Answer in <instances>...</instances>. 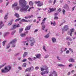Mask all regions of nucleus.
<instances>
[{
  "instance_id": "nucleus-1",
  "label": "nucleus",
  "mask_w": 76,
  "mask_h": 76,
  "mask_svg": "<svg viewBox=\"0 0 76 76\" xmlns=\"http://www.w3.org/2000/svg\"><path fill=\"white\" fill-rule=\"evenodd\" d=\"M19 5L21 6L20 11L21 12H28V9L29 6L27 5L26 6V2L25 0H19Z\"/></svg>"
},
{
  "instance_id": "nucleus-2",
  "label": "nucleus",
  "mask_w": 76,
  "mask_h": 76,
  "mask_svg": "<svg viewBox=\"0 0 76 76\" xmlns=\"http://www.w3.org/2000/svg\"><path fill=\"white\" fill-rule=\"evenodd\" d=\"M11 68V66H5L4 69H1V72L2 73H7L8 72H9Z\"/></svg>"
},
{
  "instance_id": "nucleus-3",
  "label": "nucleus",
  "mask_w": 76,
  "mask_h": 76,
  "mask_svg": "<svg viewBox=\"0 0 76 76\" xmlns=\"http://www.w3.org/2000/svg\"><path fill=\"white\" fill-rule=\"evenodd\" d=\"M34 3L36 4H37V6L38 7H41L42 6H43V3H41L40 1H35Z\"/></svg>"
},
{
  "instance_id": "nucleus-4",
  "label": "nucleus",
  "mask_w": 76,
  "mask_h": 76,
  "mask_svg": "<svg viewBox=\"0 0 76 76\" xmlns=\"http://www.w3.org/2000/svg\"><path fill=\"white\" fill-rule=\"evenodd\" d=\"M69 26H68L67 25H65L62 29V31L63 32H64V31H67V30H69Z\"/></svg>"
},
{
  "instance_id": "nucleus-5",
  "label": "nucleus",
  "mask_w": 76,
  "mask_h": 76,
  "mask_svg": "<svg viewBox=\"0 0 76 76\" xmlns=\"http://www.w3.org/2000/svg\"><path fill=\"white\" fill-rule=\"evenodd\" d=\"M75 31V29L74 28H71L70 29V31H69L68 32V34L70 35L71 37H72V33H73V32Z\"/></svg>"
},
{
  "instance_id": "nucleus-6",
  "label": "nucleus",
  "mask_w": 76,
  "mask_h": 76,
  "mask_svg": "<svg viewBox=\"0 0 76 76\" xmlns=\"http://www.w3.org/2000/svg\"><path fill=\"white\" fill-rule=\"evenodd\" d=\"M49 76H57V72L55 71H54L50 73Z\"/></svg>"
},
{
  "instance_id": "nucleus-7",
  "label": "nucleus",
  "mask_w": 76,
  "mask_h": 76,
  "mask_svg": "<svg viewBox=\"0 0 76 76\" xmlns=\"http://www.w3.org/2000/svg\"><path fill=\"white\" fill-rule=\"evenodd\" d=\"M48 68L47 66H45L44 67L41 68V70L42 72H43L44 70H48Z\"/></svg>"
},
{
  "instance_id": "nucleus-8",
  "label": "nucleus",
  "mask_w": 76,
  "mask_h": 76,
  "mask_svg": "<svg viewBox=\"0 0 76 76\" xmlns=\"http://www.w3.org/2000/svg\"><path fill=\"white\" fill-rule=\"evenodd\" d=\"M16 41H17L16 39H14L10 42L9 44H15L16 42Z\"/></svg>"
},
{
  "instance_id": "nucleus-9",
  "label": "nucleus",
  "mask_w": 76,
  "mask_h": 76,
  "mask_svg": "<svg viewBox=\"0 0 76 76\" xmlns=\"http://www.w3.org/2000/svg\"><path fill=\"white\" fill-rule=\"evenodd\" d=\"M64 9H67V10H69V6L67 4H66L63 7Z\"/></svg>"
},
{
  "instance_id": "nucleus-10",
  "label": "nucleus",
  "mask_w": 76,
  "mask_h": 76,
  "mask_svg": "<svg viewBox=\"0 0 76 76\" xmlns=\"http://www.w3.org/2000/svg\"><path fill=\"white\" fill-rule=\"evenodd\" d=\"M21 22H30L31 21L30 20H28L25 19H23L20 20Z\"/></svg>"
},
{
  "instance_id": "nucleus-11",
  "label": "nucleus",
  "mask_w": 76,
  "mask_h": 76,
  "mask_svg": "<svg viewBox=\"0 0 76 76\" xmlns=\"http://www.w3.org/2000/svg\"><path fill=\"white\" fill-rule=\"evenodd\" d=\"M3 22L2 21H0V29L2 28V27L4 26V24H3Z\"/></svg>"
},
{
  "instance_id": "nucleus-12",
  "label": "nucleus",
  "mask_w": 76,
  "mask_h": 76,
  "mask_svg": "<svg viewBox=\"0 0 76 76\" xmlns=\"http://www.w3.org/2000/svg\"><path fill=\"white\" fill-rule=\"evenodd\" d=\"M46 19H47V18H45L42 20V22L41 23V25H42V26L44 25V23H45V20H46Z\"/></svg>"
},
{
  "instance_id": "nucleus-13",
  "label": "nucleus",
  "mask_w": 76,
  "mask_h": 76,
  "mask_svg": "<svg viewBox=\"0 0 76 76\" xmlns=\"http://www.w3.org/2000/svg\"><path fill=\"white\" fill-rule=\"evenodd\" d=\"M69 62H73L74 63L75 62V59H74L71 58H70L69 60Z\"/></svg>"
},
{
  "instance_id": "nucleus-14",
  "label": "nucleus",
  "mask_w": 76,
  "mask_h": 76,
  "mask_svg": "<svg viewBox=\"0 0 76 76\" xmlns=\"http://www.w3.org/2000/svg\"><path fill=\"white\" fill-rule=\"evenodd\" d=\"M50 12H54L55 10H56V8H50Z\"/></svg>"
},
{
  "instance_id": "nucleus-15",
  "label": "nucleus",
  "mask_w": 76,
  "mask_h": 76,
  "mask_svg": "<svg viewBox=\"0 0 76 76\" xmlns=\"http://www.w3.org/2000/svg\"><path fill=\"white\" fill-rule=\"evenodd\" d=\"M8 15H9L8 13H7L6 14L4 18V19H5V20H7V18H8V17H7Z\"/></svg>"
},
{
  "instance_id": "nucleus-16",
  "label": "nucleus",
  "mask_w": 76,
  "mask_h": 76,
  "mask_svg": "<svg viewBox=\"0 0 76 76\" xmlns=\"http://www.w3.org/2000/svg\"><path fill=\"white\" fill-rule=\"evenodd\" d=\"M30 28H31V26H28L26 27L25 30L26 31H29L30 29Z\"/></svg>"
},
{
  "instance_id": "nucleus-17",
  "label": "nucleus",
  "mask_w": 76,
  "mask_h": 76,
  "mask_svg": "<svg viewBox=\"0 0 76 76\" xmlns=\"http://www.w3.org/2000/svg\"><path fill=\"white\" fill-rule=\"evenodd\" d=\"M28 39L31 42L35 41V39L33 37H29Z\"/></svg>"
},
{
  "instance_id": "nucleus-18",
  "label": "nucleus",
  "mask_w": 76,
  "mask_h": 76,
  "mask_svg": "<svg viewBox=\"0 0 76 76\" xmlns=\"http://www.w3.org/2000/svg\"><path fill=\"white\" fill-rule=\"evenodd\" d=\"M52 39L53 42L54 43V42H56V39L55 38L52 37Z\"/></svg>"
},
{
  "instance_id": "nucleus-19",
  "label": "nucleus",
  "mask_w": 76,
  "mask_h": 76,
  "mask_svg": "<svg viewBox=\"0 0 76 76\" xmlns=\"http://www.w3.org/2000/svg\"><path fill=\"white\" fill-rule=\"evenodd\" d=\"M37 58H41V54H38L36 55Z\"/></svg>"
},
{
  "instance_id": "nucleus-20",
  "label": "nucleus",
  "mask_w": 76,
  "mask_h": 76,
  "mask_svg": "<svg viewBox=\"0 0 76 76\" xmlns=\"http://www.w3.org/2000/svg\"><path fill=\"white\" fill-rule=\"evenodd\" d=\"M20 36H21V37H26V35L25 33H21L20 34Z\"/></svg>"
},
{
  "instance_id": "nucleus-21",
  "label": "nucleus",
  "mask_w": 76,
  "mask_h": 76,
  "mask_svg": "<svg viewBox=\"0 0 76 76\" xmlns=\"http://www.w3.org/2000/svg\"><path fill=\"white\" fill-rule=\"evenodd\" d=\"M28 54V52H25L23 55V58L25 57H26V55Z\"/></svg>"
},
{
  "instance_id": "nucleus-22",
  "label": "nucleus",
  "mask_w": 76,
  "mask_h": 76,
  "mask_svg": "<svg viewBox=\"0 0 76 76\" xmlns=\"http://www.w3.org/2000/svg\"><path fill=\"white\" fill-rule=\"evenodd\" d=\"M14 15L16 16V18H19L20 17L19 15L17 13H15Z\"/></svg>"
},
{
  "instance_id": "nucleus-23",
  "label": "nucleus",
  "mask_w": 76,
  "mask_h": 76,
  "mask_svg": "<svg viewBox=\"0 0 76 76\" xmlns=\"http://www.w3.org/2000/svg\"><path fill=\"white\" fill-rule=\"evenodd\" d=\"M63 51H64V48H62L61 49V50L60 51V54H62L63 53Z\"/></svg>"
},
{
  "instance_id": "nucleus-24",
  "label": "nucleus",
  "mask_w": 76,
  "mask_h": 76,
  "mask_svg": "<svg viewBox=\"0 0 76 76\" xmlns=\"http://www.w3.org/2000/svg\"><path fill=\"white\" fill-rule=\"evenodd\" d=\"M23 31V28H21L19 29V34L22 33V32Z\"/></svg>"
},
{
  "instance_id": "nucleus-25",
  "label": "nucleus",
  "mask_w": 76,
  "mask_h": 76,
  "mask_svg": "<svg viewBox=\"0 0 76 76\" xmlns=\"http://www.w3.org/2000/svg\"><path fill=\"white\" fill-rule=\"evenodd\" d=\"M31 72V70H30V68H27L25 70V72Z\"/></svg>"
},
{
  "instance_id": "nucleus-26",
  "label": "nucleus",
  "mask_w": 76,
  "mask_h": 76,
  "mask_svg": "<svg viewBox=\"0 0 76 76\" xmlns=\"http://www.w3.org/2000/svg\"><path fill=\"white\" fill-rule=\"evenodd\" d=\"M49 37H50V35H49V34H48L46 35L44 37L45 38H49Z\"/></svg>"
},
{
  "instance_id": "nucleus-27",
  "label": "nucleus",
  "mask_w": 76,
  "mask_h": 76,
  "mask_svg": "<svg viewBox=\"0 0 76 76\" xmlns=\"http://www.w3.org/2000/svg\"><path fill=\"white\" fill-rule=\"evenodd\" d=\"M9 32H5L4 33V37H5L6 36H7V35H9Z\"/></svg>"
},
{
  "instance_id": "nucleus-28",
  "label": "nucleus",
  "mask_w": 76,
  "mask_h": 76,
  "mask_svg": "<svg viewBox=\"0 0 76 76\" xmlns=\"http://www.w3.org/2000/svg\"><path fill=\"white\" fill-rule=\"evenodd\" d=\"M16 25H14L13 26V28H11V30H13V29H16Z\"/></svg>"
},
{
  "instance_id": "nucleus-29",
  "label": "nucleus",
  "mask_w": 76,
  "mask_h": 76,
  "mask_svg": "<svg viewBox=\"0 0 76 76\" xmlns=\"http://www.w3.org/2000/svg\"><path fill=\"white\" fill-rule=\"evenodd\" d=\"M66 40L69 39V41H72V39L70 37H67L66 38Z\"/></svg>"
},
{
  "instance_id": "nucleus-30",
  "label": "nucleus",
  "mask_w": 76,
  "mask_h": 76,
  "mask_svg": "<svg viewBox=\"0 0 76 76\" xmlns=\"http://www.w3.org/2000/svg\"><path fill=\"white\" fill-rule=\"evenodd\" d=\"M18 6V3H15L12 6L13 7H16V6Z\"/></svg>"
},
{
  "instance_id": "nucleus-31",
  "label": "nucleus",
  "mask_w": 76,
  "mask_h": 76,
  "mask_svg": "<svg viewBox=\"0 0 76 76\" xmlns=\"http://www.w3.org/2000/svg\"><path fill=\"white\" fill-rule=\"evenodd\" d=\"M35 43V41L33 42H31L30 45L31 46H33L34 45V43Z\"/></svg>"
},
{
  "instance_id": "nucleus-32",
  "label": "nucleus",
  "mask_w": 76,
  "mask_h": 76,
  "mask_svg": "<svg viewBox=\"0 0 76 76\" xmlns=\"http://www.w3.org/2000/svg\"><path fill=\"white\" fill-rule=\"evenodd\" d=\"M29 68L31 72H32L33 70H34V67L31 66Z\"/></svg>"
},
{
  "instance_id": "nucleus-33",
  "label": "nucleus",
  "mask_w": 76,
  "mask_h": 76,
  "mask_svg": "<svg viewBox=\"0 0 76 76\" xmlns=\"http://www.w3.org/2000/svg\"><path fill=\"white\" fill-rule=\"evenodd\" d=\"M19 7H17L16 8H14V9L15 10H18L19 9Z\"/></svg>"
},
{
  "instance_id": "nucleus-34",
  "label": "nucleus",
  "mask_w": 76,
  "mask_h": 76,
  "mask_svg": "<svg viewBox=\"0 0 76 76\" xmlns=\"http://www.w3.org/2000/svg\"><path fill=\"white\" fill-rule=\"evenodd\" d=\"M29 4L30 6L34 5V4H33V3H32V1H31L29 2Z\"/></svg>"
},
{
  "instance_id": "nucleus-35",
  "label": "nucleus",
  "mask_w": 76,
  "mask_h": 76,
  "mask_svg": "<svg viewBox=\"0 0 76 76\" xmlns=\"http://www.w3.org/2000/svg\"><path fill=\"white\" fill-rule=\"evenodd\" d=\"M42 30H44L45 28V25H42Z\"/></svg>"
},
{
  "instance_id": "nucleus-36",
  "label": "nucleus",
  "mask_w": 76,
  "mask_h": 76,
  "mask_svg": "<svg viewBox=\"0 0 76 76\" xmlns=\"http://www.w3.org/2000/svg\"><path fill=\"white\" fill-rule=\"evenodd\" d=\"M58 66H59L60 67H64L65 66L64 65H63L62 64H58Z\"/></svg>"
},
{
  "instance_id": "nucleus-37",
  "label": "nucleus",
  "mask_w": 76,
  "mask_h": 76,
  "mask_svg": "<svg viewBox=\"0 0 76 76\" xmlns=\"http://www.w3.org/2000/svg\"><path fill=\"white\" fill-rule=\"evenodd\" d=\"M20 19H21V18H19L15 20V22H18V21H19V20H20Z\"/></svg>"
},
{
  "instance_id": "nucleus-38",
  "label": "nucleus",
  "mask_w": 76,
  "mask_h": 76,
  "mask_svg": "<svg viewBox=\"0 0 76 76\" xmlns=\"http://www.w3.org/2000/svg\"><path fill=\"white\" fill-rule=\"evenodd\" d=\"M62 13H63V15H65V10H64V9H63L62 10Z\"/></svg>"
},
{
  "instance_id": "nucleus-39",
  "label": "nucleus",
  "mask_w": 76,
  "mask_h": 76,
  "mask_svg": "<svg viewBox=\"0 0 76 76\" xmlns=\"http://www.w3.org/2000/svg\"><path fill=\"white\" fill-rule=\"evenodd\" d=\"M12 22L10 21L8 23V24L7 25L8 26H10V25H12Z\"/></svg>"
},
{
  "instance_id": "nucleus-40",
  "label": "nucleus",
  "mask_w": 76,
  "mask_h": 76,
  "mask_svg": "<svg viewBox=\"0 0 76 76\" xmlns=\"http://www.w3.org/2000/svg\"><path fill=\"white\" fill-rule=\"evenodd\" d=\"M23 67H26V64L24 63L22 65Z\"/></svg>"
},
{
  "instance_id": "nucleus-41",
  "label": "nucleus",
  "mask_w": 76,
  "mask_h": 76,
  "mask_svg": "<svg viewBox=\"0 0 76 76\" xmlns=\"http://www.w3.org/2000/svg\"><path fill=\"white\" fill-rule=\"evenodd\" d=\"M6 41H4L2 43L3 46H5V43H6Z\"/></svg>"
},
{
  "instance_id": "nucleus-42",
  "label": "nucleus",
  "mask_w": 76,
  "mask_h": 76,
  "mask_svg": "<svg viewBox=\"0 0 76 76\" xmlns=\"http://www.w3.org/2000/svg\"><path fill=\"white\" fill-rule=\"evenodd\" d=\"M44 72H45V74H48V73H49V71L48 70L45 71Z\"/></svg>"
},
{
  "instance_id": "nucleus-43",
  "label": "nucleus",
  "mask_w": 76,
  "mask_h": 76,
  "mask_svg": "<svg viewBox=\"0 0 76 76\" xmlns=\"http://www.w3.org/2000/svg\"><path fill=\"white\" fill-rule=\"evenodd\" d=\"M43 49L45 51H47V50L45 49V46H43Z\"/></svg>"
},
{
  "instance_id": "nucleus-44",
  "label": "nucleus",
  "mask_w": 76,
  "mask_h": 76,
  "mask_svg": "<svg viewBox=\"0 0 76 76\" xmlns=\"http://www.w3.org/2000/svg\"><path fill=\"white\" fill-rule=\"evenodd\" d=\"M28 59L29 60V61H33L32 59V58H28Z\"/></svg>"
},
{
  "instance_id": "nucleus-45",
  "label": "nucleus",
  "mask_w": 76,
  "mask_h": 76,
  "mask_svg": "<svg viewBox=\"0 0 76 76\" xmlns=\"http://www.w3.org/2000/svg\"><path fill=\"white\" fill-rule=\"evenodd\" d=\"M48 57H49V55H47L45 56L44 57V58H48Z\"/></svg>"
},
{
  "instance_id": "nucleus-46",
  "label": "nucleus",
  "mask_w": 76,
  "mask_h": 76,
  "mask_svg": "<svg viewBox=\"0 0 76 76\" xmlns=\"http://www.w3.org/2000/svg\"><path fill=\"white\" fill-rule=\"evenodd\" d=\"M58 19V17H57L56 16H55L54 19L55 20H57V19Z\"/></svg>"
},
{
  "instance_id": "nucleus-47",
  "label": "nucleus",
  "mask_w": 76,
  "mask_h": 76,
  "mask_svg": "<svg viewBox=\"0 0 76 76\" xmlns=\"http://www.w3.org/2000/svg\"><path fill=\"white\" fill-rule=\"evenodd\" d=\"M16 32V31H12L11 33L12 35H13L15 33V32Z\"/></svg>"
},
{
  "instance_id": "nucleus-48",
  "label": "nucleus",
  "mask_w": 76,
  "mask_h": 76,
  "mask_svg": "<svg viewBox=\"0 0 76 76\" xmlns=\"http://www.w3.org/2000/svg\"><path fill=\"white\" fill-rule=\"evenodd\" d=\"M26 41H25V42H24V45H28V43H26Z\"/></svg>"
},
{
  "instance_id": "nucleus-49",
  "label": "nucleus",
  "mask_w": 76,
  "mask_h": 76,
  "mask_svg": "<svg viewBox=\"0 0 76 76\" xmlns=\"http://www.w3.org/2000/svg\"><path fill=\"white\" fill-rule=\"evenodd\" d=\"M69 50L71 51L72 53H73V49L71 48H69Z\"/></svg>"
},
{
  "instance_id": "nucleus-50",
  "label": "nucleus",
  "mask_w": 76,
  "mask_h": 76,
  "mask_svg": "<svg viewBox=\"0 0 76 76\" xmlns=\"http://www.w3.org/2000/svg\"><path fill=\"white\" fill-rule=\"evenodd\" d=\"M10 44H9V45L7 46V49H8V48H9L10 47Z\"/></svg>"
},
{
  "instance_id": "nucleus-51",
  "label": "nucleus",
  "mask_w": 76,
  "mask_h": 76,
  "mask_svg": "<svg viewBox=\"0 0 76 76\" xmlns=\"http://www.w3.org/2000/svg\"><path fill=\"white\" fill-rule=\"evenodd\" d=\"M25 76H30V74L29 73H27L26 74Z\"/></svg>"
},
{
  "instance_id": "nucleus-52",
  "label": "nucleus",
  "mask_w": 76,
  "mask_h": 76,
  "mask_svg": "<svg viewBox=\"0 0 76 76\" xmlns=\"http://www.w3.org/2000/svg\"><path fill=\"white\" fill-rule=\"evenodd\" d=\"M39 69V67L38 66H36L35 67V69H36V70H38V69Z\"/></svg>"
},
{
  "instance_id": "nucleus-53",
  "label": "nucleus",
  "mask_w": 76,
  "mask_h": 76,
  "mask_svg": "<svg viewBox=\"0 0 76 76\" xmlns=\"http://www.w3.org/2000/svg\"><path fill=\"white\" fill-rule=\"evenodd\" d=\"M27 61V59H24L22 61H23V62H25V61Z\"/></svg>"
},
{
  "instance_id": "nucleus-54",
  "label": "nucleus",
  "mask_w": 76,
  "mask_h": 76,
  "mask_svg": "<svg viewBox=\"0 0 76 76\" xmlns=\"http://www.w3.org/2000/svg\"><path fill=\"white\" fill-rule=\"evenodd\" d=\"M16 27L17 28H19V27H20V25L19 24H18L16 26Z\"/></svg>"
},
{
  "instance_id": "nucleus-55",
  "label": "nucleus",
  "mask_w": 76,
  "mask_h": 76,
  "mask_svg": "<svg viewBox=\"0 0 76 76\" xmlns=\"http://www.w3.org/2000/svg\"><path fill=\"white\" fill-rule=\"evenodd\" d=\"M41 74L42 75H45V72H42L41 73Z\"/></svg>"
},
{
  "instance_id": "nucleus-56",
  "label": "nucleus",
  "mask_w": 76,
  "mask_h": 76,
  "mask_svg": "<svg viewBox=\"0 0 76 76\" xmlns=\"http://www.w3.org/2000/svg\"><path fill=\"white\" fill-rule=\"evenodd\" d=\"M69 50H67L66 52V54H69Z\"/></svg>"
},
{
  "instance_id": "nucleus-57",
  "label": "nucleus",
  "mask_w": 76,
  "mask_h": 76,
  "mask_svg": "<svg viewBox=\"0 0 76 76\" xmlns=\"http://www.w3.org/2000/svg\"><path fill=\"white\" fill-rule=\"evenodd\" d=\"M19 53H16L15 54V56H18V55H19Z\"/></svg>"
},
{
  "instance_id": "nucleus-58",
  "label": "nucleus",
  "mask_w": 76,
  "mask_h": 76,
  "mask_svg": "<svg viewBox=\"0 0 76 76\" xmlns=\"http://www.w3.org/2000/svg\"><path fill=\"white\" fill-rule=\"evenodd\" d=\"M24 34H25V35H26V34H28V31H26L25 32Z\"/></svg>"
},
{
  "instance_id": "nucleus-59",
  "label": "nucleus",
  "mask_w": 76,
  "mask_h": 76,
  "mask_svg": "<svg viewBox=\"0 0 76 76\" xmlns=\"http://www.w3.org/2000/svg\"><path fill=\"white\" fill-rule=\"evenodd\" d=\"M58 11L59 12H61V8H59L58 9Z\"/></svg>"
},
{
  "instance_id": "nucleus-60",
  "label": "nucleus",
  "mask_w": 76,
  "mask_h": 76,
  "mask_svg": "<svg viewBox=\"0 0 76 76\" xmlns=\"http://www.w3.org/2000/svg\"><path fill=\"white\" fill-rule=\"evenodd\" d=\"M38 31L37 29H36L34 31V32L35 33V32H38Z\"/></svg>"
},
{
  "instance_id": "nucleus-61",
  "label": "nucleus",
  "mask_w": 76,
  "mask_h": 76,
  "mask_svg": "<svg viewBox=\"0 0 76 76\" xmlns=\"http://www.w3.org/2000/svg\"><path fill=\"white\" fill-rule=\"evenodd\" d=\"M31 8H29L28 10V12H29L30 11H31Z\"/></svg>"
},
{
  "instance_id": "nucleus-62",
  "label": "nucleus",
  "mask_w": 76,
  "mask_h": 76,
  "mask_svg": "<svg viewBox=\"0 0 76 76\" xmlns=\"http://www.w3.org/2000/svg\"><path fill=\"white\" fill-rule=\"evenodd\" d=\"M52 2L51 0L49 1V3H52Z\"/></svg>"
},
{
  "instance_id": "nucleus-63",
  "label": "nucleus",
  "mask_w": 76,
  "mask_h": 76,
  "mask_svg": "<svg viewBox=\"0 0 76 76\" xmlns=\"http://www.w3.org/2000/svg\"><path fill=\"white\" fill-rule=\"evenodd\" d=\"M72 66H73V65L72 64L69 65V66L70 67H72Z\"/></svg>"
},
{
  "instance_id": "nucleus-64",
  "label": "nucleus",
  "mask_w": 76,
  "mask_h": 76,
  "mask_svg": "<svg viewBox=\"0 0 76 76\" xmlns=\"http://www.w3.org/2000/svg\"><path fill=\"white\" fill-rule=\"evenodd\" d=\"M70 75V72H69L68 73L67 75H68V76H69Z\"/></svg>"
}]
</instances>
